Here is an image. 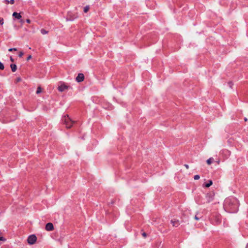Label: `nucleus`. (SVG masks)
Segmentation results:
<instances>
[{
	"instance_id": "6",
	"label": "nucleus",
	"mask_w": 248,
	"mask_h": 248,
	"mask_svg": "<svg viewBox=\"0 0 248 248\" xmlns=\"http://www.w3.org/2000/svg\"><path fill=\"white\" fill-rule=\"evenodd\" d=\"M76 79L78 82H80L83 81L84 79V76L83 74H82V73L78 74V76L77 77Z\"/></svg>"
},
{
	"instance_id": "29",
	"label": "nucleus",
	"mask_w": 248,
	"mask_h": 248,
	"mask_svg": "<svg viewBox=\"0 0 248 248\" xmlns=\"http://www.w3.org/2000/svg\"><path fill=\"white\" fill-rule=\"evenodd\" d=\"M194 218L197 220L199 219V218L196 216H195Z\"/></svg>"
},
{
	"instance_id": "15",
	"label": "nucleus",
	"mask_w": 248,
	"mask_h": 248,
	"mask_svg": "<svg viewBox=\"0 0 248 248\" xmlns=\"http://www.w3.org/2000/svg\"><path fill=\"white\" fill-rule=\"evenodd\" d=\"M41 32L42 34H46L47 33L48 31L44 29H41Z\"/></svg>"
},
{
	"instance_id": "14",
	"label": "nucleus",
	"mask_w": 248,
	"mask_h": 248,
	"mask_svg": "<svg viewBox=\"0 0 248 248\" xmlns=\"http://www.w3.org/2000/svg\"><path fill=\"white\" fill-rule=\"evenodd\" d=\"M212 184H213L212 181L211 180H209V182L205 185V186L206 187H209L212 185Z\"/></svg>"
},
{
	"instance_id": "1",
	"label": "nucleus",
	"mask_w": 248,
	"mask_h": 248,
	"mask_svg": "<svg viewBox=\"0 0 248 248\" xmlns=\"http://www.w3.org/2000/svg\"><path fill=\"white\" fill-rule=\"evenodd\" d=\"M62 123L65 125L67 128H70L73 124L74 123L69 117L68 115H64L62 119Z\"/></svg>"
},
{
	"instance_id": "5",
	"label": "nucleus",
	"mask_w": 248,
	"mask_h": 248,
	"mask_svg": "<svg viewBox=\"0 0 248 248\" xmlns=\"http://www.w3.org/2000/svg\"><path fill=\"white\" fill-rule=\"evenodd\" d=\"M234 202H236V200L234 199H226L225 201V206H229L231 207V205Z\"/></svg>"
},
{
	"instance_id": "13",
	"label": "nucleus",
	"mask_w": 248,
	"mask_h": 248,
	"mask_svg": "<svg viewBox=\"0 0 248 248\" xmlns=\"http://www.w3.org/2000/svg\"><path fill=\"white\" fill-rule=\"evenodd\" d=\"M213 160V158L212 157H210L208 159H207V160L206 161L208 165H210L212 163Z\"/></svg>"
},
{
	"instance_id": "9",
	"label": "nucleus",
	"mask_w": 248,
	"mask_h": 248,
	"mask_svg": "<svg viewBox=\"0 0 248 248\" xmlns=\"http://www.w3.org/2000/svg\"><path fill=\"white\" fill-rule=\"evenodd\" d=\"M170 222L172 224L173 226L178 227L179 225L178 220H171Z\"/></svg>"
},
{
	"instance_id": "18",
	"label": "nucleus",
	"mask_w": 248,
	"mask_h": 248,
	"mask_svg": "<svg viewBox=\"0 0 248 248\" xmlns=\"http://www.w3.org/2000/svg\"><path fill=\"white\" fill-rule=\"evenodd\" d=\"M200 178V176L199 175H195L194 176V180H199Z\"/></svg>"
},
{
	"instance_id": "25",
	"label": "nucleus",
	"mask_w": 248,
	"mask_h": 248,
	"mask_svg": "<svg viewBox=\"0 0 248 248\" xmlns=\"http://www.w3.org/2000/svg\"><path fill=\"white\" fill-rule=\"evenodd\" d=\"M31 58V55H29V56L28 57V58H27V61H29V60H30Z\"/></svg>"
},
{
	"instance_id": "11",
	"label": "nucleus",
	"mask_w": 248,
	"mask_h": 248,
	"mask_svg": "<svg viewBox=\"0 0 248 248\" xmlns=\"http://www.w3.org/2000/svg\"><path fill=\"white\" fill-rule=\"evenodd\" d=\"M77 17V16H75L74 17H71V16L69 15H68V17L67 19V20H70V21H72L74 19L76 18Z\"/></svg>"
},
{
	"instance_id": "12",
	"label": "nucleus",
	"mask_w": 248,
	"mask_h": 248,
	"mask_svg": "<svg viewBox=\"0 0 248 248\" xmlns=\"http://www.w3.org/2000/svg\"><path fill=\"white\" fill-rule=\"evenodd\" d=\"M4 2L6 3H10L11 4H13L15 2V0H4Z\"/></svg>"
},
{
	"instance_id": "2",
	"label": "nucleus",
	"mask_w": 248,
	"mask_h": 248,
	"mask_svg": "<svg viewBox=\"0 0 248 248\" xmlns=\"http://www.w3.org/2000/svg\"><path fill=\"white\" fill-rule=\"evenodd\" d=\"M36 240L37 237L34 234L30 235L27 239L28 243L30 245L34 244L36 242Z\"/></svg>"
},
{
	"instance_id": "19",
	"label": "nucleus",
	"mask_w": 248,
	"mask_h": 248,
	"mask_svg": "<svg viewBox=\"0 0 248 248\" xmlns=\"http://www.w3.org/2000/svg\"><path fill=\"white\" fill-rule=\"evenodd\" d=\"M4 68V65L2 63H1L0 62V70H3Z\"/></svg>"
},
{
	"instance_id": "4",
	"label": "nucleus",
	"mask_w": 248,
	"mask_h": 248,
	"mask_svg": "<svg viewBox=\"0 0 248 248\" xmlns=\"http://www.w3.org/2000/svg\"><path fill=\"white\" fill-rule=\"evenodd\" d=\"M215 194L213 192L207 193L206 195V199L208 202H212L214 200Z\"/></svg>"
},
{
	"instance_id": "21",
	"label": "nucleus",
	"mask_w": 248,
	"mask_h": 248,
	"mask_svg": "<svg viewBox=\"0 0 248 248\" xmlns=\"http://www.w3.org/2000/svg\"><path fill=\"white\" fill-rule=\"evenodd\" d=\"M9 51H16L17 50V49L16 48H11L10 49H9L8 50Z\"/></svg>"
},
{
	"instance_id": "30",
	"label": "nucleus",
	"mask_w": 248,
	"mask_h": 248,
	"mask_svg": "<svg viewBox=\"0 0 248 248\" xmlns=\"http://www.w3.org/2000/svg\"><path fill=\"white\" fill-rule=\"evenodd\" d=\"M10 60H11V61H12V62H14V59H13V58H12V57H10Z\"/></svg>"
},
{
	"instance_id": "32",
	"label": "nucleus",
	"mask_w": 248,
	"mask_h": 248,
	"mask_svg": "<svg viewBox=\"0 0 248 248\" xmlns=\"http://www.w3.org/2000/svg\"><path fill=\"white\" fill-rule=\"evenodd\" d=\"M20 80H21V79H20V78H17V81H19Z\"/></svg>"
},
{
	"instance_id": "27",
	"label": "nucleus",
	"mask_w": 248,
	"mask_h": 248,
	"mask_svg": "<svg viewBox=\"0 0 248 248\" xmlns=\"http://www.w3.org/2000/svg\"><path fill=\"white\" fill-rule=\"evenodd\" d=\"M20 22L22 24H23L24 23V21L23 19H20Z\"/></svg>"
},
{
	"instance_id": "26",
	"label": "nucleus",
	"mask_w": 248,
	"mask_h": 248,
	"mask_svg": "<svg viewBox=\"0 0 248 248\" xmlns=\"http://www.w3.org/2000/svg\"><path fill=\"white\" fill-rule=\"evenodd\" d=\"M185 167L187 169H189V166L187 164H185Z\"/></svg>"
},
{
	"instance_id": "17",
	"label": "nucleus",
	"mask_w": 248,
	"mask_h": 248,
	"mask_svg": "<svg viewBox=\"0 0 248 248\" xmlns=\"http://www.w3.org/2000/svg\"><path fill=\"white\" fill-rule=\"evenodd\" d=\"M42 91V89L40 87H38L37 89V91H36V93L37 94H38L39 93H40Z\"/></svg>"
},
{
	"instance_id": "10",
	"label": "nucleus",
	"mask_w": 248,
	"mask_h": 248,
	"mask_svg": "<svg viewBox=\"0 0 248 248\" xmlns=\"http://www.w3.org/2000/svg\"><path fill=\"white\" fill-rule=\"evenodd\" d=\"M10 67L11 68L12 71L14 72L16 70V65L15 64H11L10 65Z\"/></svg>"
},
{
	"instance_id": "31",
	"label": "nucleus",
	"mask_w": 248,
	"mask_h": 248,
	"mask_svg": "<svg viewBox=\"0 0 248 248\" xmlns=\"http://www.w3.org/2000/svg\"><path fill=\"white\" fill-rule=\"evenodd\" d=\"M244 120L245 122L247 121H248V119L247 118H244Z\"/></svg>"
},
{
	"instance_id": "23",
	"label": "nucleus",
	"mask_w": 248,
	"mask_h": 248,
	"mask_svg": "<svg viewBox=\"0 0 248 248\" xmlns=\"http://www.w3.org/2000/svg\"><path fill=\"white\" fill-rule=\"evenodd\" d=\"M228 84H229V86H230L231 88H232V86L233 85V84H232V82H229L228 83Z\"/></svg>"
},
{
	"instance_id": "20",
	"label": "nucleus",
	"mask_w": 248,
	"mask_h": 248,
	"mask_svg": "<svg viewBox=\"0 0 248 248\" xmlns=\"http://www.w3.org/2000/svg\"><path fill=\"white\" fill-rule=\"evenodd\" d=\"M6 240V239L5 238H4L3 237H0V241H2L3 242H5Z\"/></svg>"
},
{
	"instance_id": "33",
	"label": "nucleus",
	"mask_w": 248,
	"mask_h": 248,
	"mask_svg": "<svg viewBox=\"0 0 248 248\" xmlns=\"http://www.w3.org/2000/svg\"><path fill=\"white\" fill-rule=\"evenodd\" d=\"M246 248H248V244H247Z\"/></svg>"
},
{
	"instance_id": "8",
	"label": "nucleus",
	"mask_w": 248,
	"mask_h": 248,
	"mask_svg": "<svg viewBox=\"0 0 248 248\" xmlns=\"http://www.w3.org/2000/svg\"><path fill=\"white\" fill-rule=\"evenodd\" d=\"M12 16L17 19H20L22 17L20 13H18L17 12H14Z\"/></svg>"
},
{
	"instance_id": "24",
	"label": "nucleus",
	"mask_w": 248,
	"mask_h": 248,
	"mask_svg": "<svg viewBox=\"0 0 248 248\" xmlns=\"http://www.w3.org/2000/svg\"><path fill=\"white\" fill-rule=\"evenodd\" d=\"M142 236L144 237H146V236H147V234L146 232H144L142 233Z\"/></svg>"
},
{
	"instance_id": "22",
	"label": "nucleus",
	"mask_w": 248,
	"mask_h": 248,
	"mask_svg": "<svg viewBox=\"0 0 248 248\" xmlns=\"http://www.w3.org/2000/svg\"><path fill=\"white\" fill-rule=\"evenodd\" d=\"M23 54H24V53L23 52H20L18 56L19 57H22L23 56Z\"/></svg>"
},
{
	"instance_id": "3",
	"label": "nucleus",
	"mask_w": 248,
	"mask_h": 248,
	"mask_svg": "<svg viewBox=\"0 0 248 248\" xmlns=\"http://www.w3.org/2000/svg\"><path fill=\"white\" fill-rule=\"evenodd\" d=\"M69 88V86L66 85L64 83H60L58 86V90L59 91L62 92L67 90Z\"/></svg>"
},
{
	"instance_id": "7",
	"label": "nucleus",
	"mask_w": 248,
	"mask_h": 248,
	"mask_svg": "<svg viewBox=\"0 0 248 248\" xmlns=\"http://www.w3.org/2000/svg\"><path fill=\"white\" fill-rule=\"evenodd\" d=\"M45 229L47 231H51L54 230V226L52 223H48L46 224Z\"/></svg>"
},
{
	"instance_id": "28",
	"label": "nucleus",
	"mask_w": 248,
	"mask_h": 248,
	"mask_svg": "<svg viewBox=\"0 0 248 248\" xmlns=\"http://www.w3.org/2000/svg\"><path fill=\"white\" fill-rule=\"evenodd\" d=\"M26 22L28 23H31V20L29 19H27L26 20Z\"/></svg>"
},
{
	"instance_id": "16",
	"label": "nucleus",
	"mask_w": 248,
	"mask_h": 248,
	"mask_svg": "<svg viewBox=\"0 0 248 248\" xmlns=\"http://www.w3.org/2000/svg\"><path fill=\"white\" fill-rule=\"evenodd\" d=\"M89 10V6H86L84 8V12L87 13Z\"/></svg>"
}]
</instances>
